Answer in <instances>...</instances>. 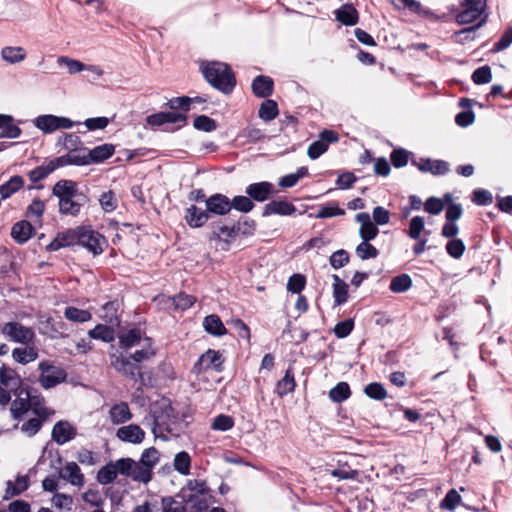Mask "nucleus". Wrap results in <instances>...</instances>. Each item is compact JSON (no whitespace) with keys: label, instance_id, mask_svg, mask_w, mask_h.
<instances>
[{"label":"nucleus","instance_id":"1","mask_svg":"<svg viewBox=\"0 0 512 512\" xmlns=\"http://www.w3.org/2000/svg\"><path fill=\"white\" fill-rule=\"evenodd\" d=\"M146 346L143 349L136 350L128 356L120 353L111 355V366L122 376L139 382L142 386H150L151 377H146L143 372L142 362L153 358L156 355V349L153 347V340L145 337Z\"/></svg>","mask_w":512,"mask_h":512},{"label":"nucleus","instance_id":"2","mask_svg":"<svg viewBox=\"0 0 512 512\" xmlns=\"http://www.w3.org/2000/svg\"><path fill=\"white\" fill-rule=\"evenodd\" d=\"M206 82L224 95H230L237 85V79L231 66L221 61H202L199 66Z\"/></svg>","mask_w":512,"mask_h":512},{"label":"nucleus","instance_id":"3","mask_svg":"<svg viewBox=\"0 0 512 512\" xmlns=\"http://www.w3.org/2000/svg\"><path fill=\"white\" fill-rule=\"evenodd\" d=\"M74 186H78L73 180L62 179L55 183L52 188V195L59 200V212L63 215L77 216L80 210L75 202Z\"/></svg>","mask_w":512,"mask_h":512},{"label":"nucleus","instance_id":"4","mask_svg":"<svg viewBox=\"0 0 512 512\" xmlns=\"http://www.w3.org/2000/svg\"><path fill=\"white\" fill-rule=\"evenodd\" d=\"M45 455L49 458L53 456L56 457L55 461H51V467H60L62 465V457L58 450H47V447H44L43 453L37 461V465H40L44 462ZM65 474L62 473V469L58 468L59 477L67 479L71 484L76 486H82L84 484V475L81 473L79 466L75 462H69L66 464L64 468Z\"/></svg>","mask_w":512,"mask_h":512},{"label":"nucleus","instance_id":"5","mask_svg":"<svg viewBox=\"0 0 512 512\" xmlns=\"http://www.w3.org/2000/svg\"><path fill=\"white\" fill-rule=\"evenodd\" d=\"M78 246L86 248L94 256L103 253L108 245L107 239L100 232L94 230L91 225L78 226Z\"/></svg>","mask_w":512,"mask_h":512},{"label":"nucleus","instance_id":"6","mask_svg":"<svg viewBox=\"0 0 512 512\" xmlns=\"http://www.w3.org/2000/svg\"><path fill=\"white\" fill-rule=\"evenodd\" d=\"M234 219L230 216L218 218L209 224V241L224 242L228 245L235 240Z\"/></svg>","mask_w":512,"mask_h":512},{"label":"nucleus","instance_id":"7","mask_svg":"<svg viewBox=\"0 0 512 512\" xmlns=\"http://www.w3.org/2000/svg\"><path fill=\"white\" fill-rule=\"evenodd\" d=\"M39 369L42 372L39 377V382L45 389L53 388L64 382L67 378V373L63 368L54 366L48 361L40 362Z\"/></svg>","mask_w":512,"mask_h":512},{"label":"nucleus","instance_id":"8","mask_svg":"<svg viewBox=\"0 0 512 512\" xmlns=\"http://www.w3.org/2000/svg\"><path fill=\"white\" fill-rule=\"evenodd\" d=\"M1 332L11 341L21 344H28L35 338V332L32 328L14 321L6 323Z\"/></svg>","mask_w":512,"mask_h":512},{"label":"nucleus","instance_id":"9","mask_svg":"<svg viewBox=\"0 0 512 512\" xmlns=\"http://www.w3.org/2000/svg\"><path fill=\"white\" fill-rule=\"evenodd\" d=\"M411 164L422 173H430L433 176H443L449 172V163L445 160L421 157L411 158Z\"/></svg>","mask_w":512,"mask_h":512},{"label":"nucleus","instance_id":"10","mask_svg":"<svg viewBox=\"0 0 512 512\" xmlns=\"http://www.w3.org/2000/svg\"><path fill=\"white\" fill-rule=\"evenodd\" d=\"M205 205L210 219L214 215L225 217L231 212L230 198L222 193L210 195L205 200Z\"/></svg>","mask_w":512,"mask_h":512},{"label":"nucleus","instance_id":"11","mask_svg":"<svg viewBox=\"0 0 512 512\" xmlns=\"http://www.w3.org/2000/svg\"><path fill=\"white\" fill-rule=\"evenodd\" d=\"M87 158H81L82 166L91 164H100L109 159L115 153V145L111 143H104L94 147L93 149L87 148Z\"/></svg>","mask_w":512,"mask_h":512},{"label":"nucleus","instance_id":"12","mask_svg":"<svg viewBox=\"0 0 512 512\" xmlns=\"http://www.w3.org/2000/svg\"><path fill=\"white\" fill-rule=\"evenodd\" d=\"M277 191L274 185L268 181H261L249 184L246 189V195L256 202H265L271 198Z\"/></svg>","mask_w":512,"mask_h":512},{"label":"nucleus","instance_id":"13","mask_svg":"<svg viewBox=\"0 0 512 512\" xmlns=\"http://www.w3.org/2000/svg\"><path fill=\"white\" fill-rule=\"evenodd\" d=\"M297 211V208L291 202L286 200L274 199L264 205L262 208V217L271 215L291 216Z\"/></svg>","mask_w":512,"mask_h":512},{"label":"nucleus","instance_id":"14","mask_svg":"<svg viewBox=\"0 0 512 512\" xmlns=\"http://www.w3.org/2000/svg\"><path fill=\"white\" fill-rule=\"evenodd\" d=\"M174 409L171 406V404H167L163 407H160L159 409H155L152 413L153 417V429L152 432L155 434L156 437H159L165 441L168 440V438L164 435H157V428L166 426V431L171 432V429L169 428V424L171 421V417L173 416Z\"/></svg>","mask_w":512,"mask_h":512},{"label":"nucleus","instance_id":"15","mask_svg":"<svg viewBox=\"0 0 512 512\" xmlns=\"http://www.w3.org/2000/svg\"><path fill=\"white\" fill-rule=\"evenodd\" d=\"M76 435V428L66 420H60L56 422L51 433L53 441H55L58 445H63L71 441L76 437Z\"/></svg>","mask_w":512,"mask_h":512},{"label":"nucleus","instance_id":"16","mask_svg":"<svg viewBox=\"0 0 512 512\" xmlns=\"http://www.w3.org/2000/svg\"><path fill=\"white\" fill-rule=\"evenodd\" d=\"M184 220L190 228L196 229L203 227L210 217L206 209L203 210L192 204L185 209Z\"/></svg>","mask_w":512,"mask_h":512},{"label":"nucleus","instance_id":"17","mask_svg":"<svg viewBox=\"0 0 512 512\" xmlns=\"http://www.w3.org/2000/svg\"><path fill=\"white\" fill-rule=\"evenodd\" d=\"M253 94L258 98H268L274 92V81L270 76L258 75L251 84Z\"/></svg>","mask_w":512,"mask_h":512},{"label":"nucleus","instance_id":"18","mask_svg":"<svg viewBox=\"0 0 512 512\" xmlns=\"http://www.w3.org/2000/svg\"><path fill=\"white\" fill-rule=\"evenodd\" d=\"M33 413L37 415L36 418H31L21 426V431L32 437L36 435L42 428L43 423L47 420L48 414L45 407L34 408Z\"/></svg>","mask_w":512,"mask_h":512},{"label":"nucleus","instance_id":"19","mask_svg":"<svg viewBox=\"0 0 512 512\" xmlns=\"http://www.w3.org/2000/svg\"><path fill=\"white\" fill-rule=\"evenodd\" d=\"M116 436L123 442L139 444L145 438V431L136 424H130L119 428Z\"/></svg>","mask_w":512,"mask_h":512},{"label":"nucleus","instance_id":"20","mask_svg":"<svg viewBox=\"0 0 512 512\" xmlns=\"http://www.w3.org/2000/svg\"><path fill=\"white\" fill-rule=\"evenodd\" d=\"M35 228L27 220L16 222L11 229V237L18 244L26 243L34 234Z\"/></svg>","mask_w":512,"mask_h":512},{"label":"nucleus","instance_id":"21","mask_svg":"<svg viewBox=\"0 0 512 512\" xmlns=\"http://www.w3.org/2000/svg\"><path fill=\"white\" fill-rule=\"evenodd\" d=\"M335 19L345 26H354L359 21V13L352 4H343L334 11Z\"/></svg>","mask_w":512,"mask_h":512},{"label":"nucleus","instance_id":"22","mask_svg":"<svg viewBox=\"0 0 512 512\" xmlns=\"http://www.w3.org/2000/svg\"><path fill=\"white\" fill-rule=\"evenodd\" d=\"M296 388V381L294 376V368L289 365L285 371L284 376L277 381L275 387V393L280 397H284L287 394L293 392Z\"/></svg>","mask_w":512,"mask_h":512},{"label":"nucleus","instance_id":"23","mask_svg":"<svg viewBox=\"0 0 512 512\" xmlns=\"http://www.w3.org/2000/svg\"><path fill=\"white\" fill-rule=\"evenodd\" d=\"M120 307L121 302L118 299L106 302L102 306V319L111 326H118L121 321L119 314Z\"/></svg>","mask_w":512,"mask_h":512},{"label":"nucleus","instance_id":"24","mask_svg":"<svg viewBox=\"0 0 512 512\" xmlns=\"http://www.w3.org/2000/svg\"><path fill=\"white\" fill-rule=\"evenodd\" d=\"M201 360H206L205 367L208 370H214L218 373L224 371L225 358L220 351L208 349L201 355Z\"/></svg>","mask_w":512,"mask_h":512},{"label":"nucleus","instance_id":"25","mask_svg":"<svg viewBox=\"0 0 512 512\" xmlns=\"http://www.w3.org/2000/svg\"><path fill=\"white\" fill-rule=\"evenodd\" d=\"M332 279H333L332 288H333L334 306H341L348 301L349 286L337 274H333Z\"/></svg>","mask_w":512,"mask_h":512},{"label":"nucleus","instance_id":"26","mask_svg":"<svg viewBox=\"0 0 512 512\" xmlns=\"http://www.w3.org/2000/svg\"><path fill=\"white\" fill-rule=\"evenodd\" d=\"M203 327L208 334L216 337H221L227 334L225 325L221 318L216 314L206 316L203 320Z\"/></svg>","mask_w":512,"mask_h":512},{"label":"nucleus","instance_id":"27","mask_svg":"<svg viewBox=\"0 0 512 512\" xmlns=\"http://www.w3.org/2000/svg\"><path fill=\"white\" fill-rule=\"evenodd\" d=\"M110 419L113 424H122L132 419V413L126 402L114 404L109 410Z\"/></svg>","mask_w":512,"mask_h":512},{"label":"nucleus","instance_id":"28","mask_svg":"<svg viewBox=\"0 0 512 512\" xmlns=\"http://www.w3.org/2000/svg\"><path fill=\"white\" fill-rule=\"evenodd\" d=\"M16 484H14L11 480H8L5 490V495L3 497L4 500H8L12 497L18 496L22 494L24 491H26L29 488V477L27 475L20 476L18 475L16 477Z\"/></svg>","mask_w":512,"mask_h":512},{"label":"nucleus","instance_id":"29","mask_svg":"<svg viewBox=\"0 0 512 512\" xmlns=\"http://www.w3.org/2000/svg\"><path fill=\"white\" fill-rule=\"evenodd\" d=\"M57 145L63 149L70 151H83L86 152L87 148L83 146L81 138L75 133H64L59 137Z\"/></svg>","mask_w":512,"mask_h":512},{"label":"nucleus","instance_id":"30","mask_svg":"<svg viewBox=\"0 0 512 512\" xmlns=\"http://www.w3.org/2000/svg\"><path fill=\"white\" fill-rule=\"evenodd\" d=\"M142 332L134 327L119 335V346L121 349L128 350L140 343Z\"/></svg>","mask_w":512,"mask_h":512},{"label":"nucleus","instance_id":"31","mask_svg":"<svg viewBox=\"0 0 512 512\" xmlns=\"http://www.w3.org/2000/svg\"><path fill=\"white\" fill-rule=\"evenodd\" d=\"M88 335L91 339L101 340L105 343L113 342L115 339L114 328L106 324H97L93 329L89 330Z\"/></svg>","mask_w":512,"mask_h":512},{"label":"nucleus","instance_id":"32","mask_svg":"<svg viewBox=\"0 0 512 512\" xmlns=\"http://www.w3.org/2000/svg\"><path fill=\"white\" fill-rule=\"evenodd\" d=\"M235 224V239L240 235L242 237H249L254 235L256 230L255 220L241 216L238 220H234Z\"/></svg>","mask_w":512,"mask_h":512},{"label":"nucleus","instance_id":"33","mask_svg":"<svg viewBox=\"0 0 512 512\" xmlns=\"http://www.w3.org/2000/svg\"><path fill=\"white\" fill-rule=\"evenodd\" d=\"M24 187V179L20 175L12 176L8 181L0 185L2 199H7Z\"/></svg>","mask_w":512,"mask_h":512},{"label":"nucleus","instance_id":"34","mask_svg":"<svg viewBox=\"0 0 512 512\" xmlns=\"http://www.w3.org/2000/svg\"><path fill=\"white\" fill-rule=\"evenodd\" d=\"M343 215H345V210L340 208L337 202H330L325 205H320L318 212L316 214H310V217L328 219Z\"/></svg>","mask_w":512,"mask_h":512},{"label":"nucleus","instance_id":"35","mask_svg":"<svg viewBox=\"0 0 512 512\" xmlns=\"http://www.w3.org/2000/svg\"><path fill=\"white\" fill-rule=\"evenodd\" d=\"M1 57L10 64H16L26 58V51L20 46H6L1 50Z\"/></svg>","mask_w":512,"mask_h":512},{"label":"nucleus","instance_id":"36","mask_svg":"<svg viewBox=\"0 0 512 512\" xmlns=\"http://www.w3.org/2000/svg\"><path fill=\"white\" fill-rule=\"evenodd\" d=\"M278 113V104L275 100L272 99H266L263 101L258 110L259 118L266 122L274 120Z\"/></svg>","mask_w":512,"mask_h":512},{"label":"nucleus","instance_id":"37","mask_svg":"<svg viewBox=\"0 0 512 512\" xmlns=\"http://www.w3.org/2000/svg\"><path fill=\"white\" fill-rule=\"evenodd\" d=\"M154 465L146 462V460L140 457V460L136 462V475L134 481L148 483L152 480Z\"/></svg>","mask_w":512,"mask_h":512},{"label":"nucleus","instance_id":"38","mask_svg":"<svg viewBox=\"0 0 512 512\" xmlns=\"http://www.w3.org/2000/svg\"><path fill=\"white\" fill-rule=\"evenodd\" d=\"M332 476L341 479H356L359 475V471L356 469H352L351 466L347 462L338 461L337 467L330 470Z\"/></svg>","mask_w":512,"mask_h":512},{"label":"nucleus","instance_id":"39","mask_svg":"<svg viewBox=\"0 0 512 512\" xmlns=\"http://www.w3.org/2000/svg\"><path fill=\"white\" fill-rule=\"evenodd\" d=\"M57 116L52 114H44L36 117L33 124L36 128L46 134L56 131Z\"/></svg>","mask_w":512,"mask_h":512},{"label":"nucleus","instance_id":"40","mask_svg":"<svg viewBox=\"0 0 512 512\" xmlns=\"http://www.w3.org/2000/svg\"><path fill=\"white\" fill-rule=\"evenodd\" d=\"M412 287V279L410 275L402 273L393 277L390 281L389 289L393 293H404Z\"/></svg>","mask_w":512,"mask_h":512},{"label":"nucleus","instance_id":"41","mask_svg":"<svg viewBox=\"0 0 512 512\" xmlns=\"http://www.w3.org/2000/svg\"><path fill=\"white\" fill-rule=\"evenodd\" d=\"M231 210L234 209L238 212L247 214L251 212L255 204L250 196L237 195L230 199Z\"/></svg>","mask_w":512,"mask_h":512},{"label":"nucleus","instance_id":"42","mask_svg":"<svg viewBox=\"0 0 512 512\" xmlns=\"http://www.w3.org/2000/svg\"><path fill=\"white\" fill-rule=\"evenodd\" d=\"M64 316L69 321L77 323L88 322L92 319V314L88 310L80 309L74 306L66 307Z\"/></svg>","mask_w":512,"mask_h":512},{"label":"nucleus","instance_id":"43","mask_svg":"<svg viewBox=\"0 0 512 512\" xmlns=\"http://www.w3.org/2000/svg\"><path fill=\"white\" fill-rule=\"evenodd\" d=\"M350 396L351 390L347 382H339L329 391V397L335 403H341Z\"/></svg>","mask_w":512,"mask_h":512},{"label":"nucleus","instance_id":"44","mask_svg":"<svg viewBox=\"0 0 512 512\" xmlns=\"http://www.w3.org/2000/svg\"><path fill=\"white\" fill-rule=\"evenodd\" d=\"M462 7L464 8V10L457 13L455 16L456 22L460 25L470 24V23L474 22L483 13V11H480L476 7L475 8L469 7V6H462Z\"/></svg>","mask_w":512,"mask_h":512},{"label":"nucleus","instance_id":"45","mask_svg":"<svg viewBox=\"0 0 512 512\" xmlns=\"http://www.w3.org/2000/svg\"><path fill=\"white\" fill-rule=\"evenodd\" d=\"M191 468V457L188 452L181 451L175 455L174 469L181 475H189Z\"/></svg>","mask_w":512,"mask_h":512},{"label":"nucleus","instance_id":"46","mask_svg":"<svg viewBox=\"0 0 512 512\" xmlns=\"http://www.w3.org/2000/svg\"><path fill=\"white\" fill-rule=\"evenodd\" d=\"M117 469V474H121L126 477H131L134 480L136 475V461L132 458H120L114 464Z\"/></svg>","mask_w":512,"mask_h":512},{"label":"nucleus","instance_id":"47","mask_svg":"<svg viewBox=\"0 0 512 512\" xmlns=\"http://www.w3.org/2000/svg\"><path fill=\"white\" fill-rule=\"evenodd\" d=\"M364 393L370 399L382 401L387 397V390L380 382H371L364 387Z\"/></svg>","mask_w":512,"mask_h":512},{"label":"nucleus","instance_id":"48","mask_svg":"<svg viewBox=\"0 0 512 512\" xmlns=\"http://www.w3.org/2000/svg\"><path fill=\"white\" fill-rule=\"evenodd\" d=\"M412 156V152L404 148L398 147L392 150L390 154V160L395 168H402L408 164V161Z\"/></svg>","mask_w":512,"mask_h":512},{"label":"nucleus","instance_id":"49","mask_svg":"<svg viewBox=\"0 0 512 512\" xmlns=\"http://www.w3.org/2000/svg\"><path fill=\"white\" fill-rule=\"evenodd\" d=\"M165 107L186 114L191 109V100L189 96L173 97L165 103Z\"/></svg>","mask_w":512,"mask_h":512},{"label":"nucleus","instance_id":"50","mask_svg":"<svg viewBox=\"0 0 512 512\" xmlns=\"http://www.w3.org/2000/svg\"><path fill=\"white\" fill-rule=\"evenodd\" d=\"M117 477V469L112 462H109L107 465L103 466L97 473V481L102 485H107L112 482Z\"/></svg>","mask_w":512,"mask_h":512},{"label":"nucleus","instance_id":"51","mask_svg":"<svg viewBox=\"0 0 512 512\" xmlns=\"http://www.w3.org/2000/svg\"><path fill=\"white\" fill-rule=\"evenodd\" d=\"M38 354L34 350V348H15L12 351L13 359L20 364H27L31 361H34L37 358Z\"/></svg>","mask_w":512,"mask_h":512},{"label":"nucleus","instance_id":"52","mask_svg":"<svg viewBox=\"0 0 512 512\" xmlns=\"http://www.w3.org/2000/svg\"><path fill=\"white\" fill-rule=\"evenodd\" d=\"M72 155L67 154L56 157L48 162V165L53 172L57 168L74 165V166H82L80 158H72Z\"/></svg>","mask_w":512,"mask_h":512},{"label":"nucleus","instance_id":"53","mask_svg":"<svg viewBox=\"0 0 512 512\" xmlns=\"http://www.w3.org/2000/svg\"><path fill=\"white\" fill-rule=\"evenodd\" d=\"M217 126V122L207 115H198L193 120V127L198 131L212 132Z\"/></svg>","mask_w":512,"mask_h":512},{"label":"nucleus","instance_id":"54","mask_svg":"<svg viewBox=\"0 0 512 512\" xmlns=\"http://www.w3.org/2000/svg\"><path fill=\"white\" fill-rule=\"evenodd\" d=\"M472 81L476 85L488 84L492 80V70L489 65H483L474 70L471 75Z\"/></svg>","mask_w":512,"mask_h":512},{"label":"nucleus","instance_id":"55","mask_svg":"<svg viewBox=\"0 0 512 512\" xmlns=\"http://www.w3.org/2000/svg\"><path fill=\"white\" fill-rule=\"evenodd\" d=\"M31 408V400L29 398H21L18 396L11 405V413L14 419L20 420L22 415Z\"/></svg>","mask_w":512,"mask_h":512},{"label":"nucleus","instance_id":"56","mask_svg":"<svg viewBox=\"0 0 512 512\" xmlns=\"http://www.w3.org/2000/svg\"><path fill=\"white\" fill-rule=\"evenodd\" d=\"M370 241H362L357 247H356V255L361 260H368L372 258H376L379 255V251L375 246L369 243Z\"/></svg>","mask_w":512,"mask_h":512},{"label":"nucleus","instance_id":"57","mask_svg":"<svg viewBox=\"0 0 512 512\" xmlns=\"http://www.w3.org/2000/svg\"><path fill=\"white\" fill-rule=\"evenodd\" d=\"M165 124H177V127L173 129L179 130L182 127L186 126L188 123V116L185 113H178L174 110L172 111H164Z\"/></svg>","mask_w":512,"mask_h":512},{"label":"nucleus","instance_id":"58","mask_svg":"<svg viewBox=\"0 0 512 512\" xmlns=\"http://www.w3.org/2000/svg\"><path fill=\"white\" fill-rule=\"evenodd\" d=\"M447 254L454 258L459 259L465 252L466 246L463 240L459 238L450 239L445 246Z\"/></svg>","mask_w":512,"mask_h":512},{"label":"nucleus","instance_id":"59","mask_svg":"<svg viewBox=\"0 0 512 512\" xmlns=\"http://www.w3.org/2000/svg\"><path fill=\"white\" fill-rule=\"evenodd\" d=\"M350 261V255L345 249H339L331 254L329 263L331 267L338 270L346 266Z\"/></svg>","mask_w":512,"mask_h":512},{"label":"nucleus","instance_id":"60","mask_svg":"<svg viewBox=\"0 0 512 512\" xmlns=\"http://www.w3.org/2000/svg\"><path fill=\"white\" fill-rule=\"evenodd\" d=\"M462 498L461 495L455 490H449L445 497L440 502V508L448 511H453L458 504H460Z\"/></svg>","mask_w":512,"mask_h":512},{"label":"nucleus","instance_id":"61","mask_svg":"<svg viewBox=\"0 0 512 512\" xmlns=\"http://www.w3.org/2000/svg\"><path fill=\"white\" fill-rule=\"evenodd\" d=\"M234 426V419L226 414L217 415L211 424V429L216 431H228Z\"/></svg>","mask_w":512,"mask_h":512},{"label":"nucleus","instance_id":"62","mask_svg":"<svg viewBox=\"0 0 512 512\" xmlns=\"http://www.w3.org/2000/svg\"><path fill=\"white\" fill-rule=\"evenodd\" d=\"M306 277L303 274L295 273L289 277L287 282V290L291 293L300 294L305 288Z\"/></svg>","mask_w":512,"mask_h":512},{"label":"nucleus","instance_id":"63","mask_svg":"<svg viewBox=\"0 0 512 512\" xmlns=\"http://www.w3.org/2000/svg\"><path fill=\"white\" fill-rule=\"evenodd\" d=\"M185 503L190 504V512H205L209 505L205 499H201L196 494H190L183 497Z\"/></svg>","mask_w":512,"mask_h":512},{"label":"nucleus","instance_id":"64","mask_svg":"<svg viewBox=\"0 0 512 512\" xmlns=\"http://www.w3.org/2000/svg\"><path fill=\"white\" fill-rule=\"evenodd\" d=\"M512 44V25L508 26L503 34L501 35L500 39L494 43L491 51L493 53H498L500 51H503L507 49Z\"/></svg>","mask_w":512,"mask_h":512}]
</instances>
